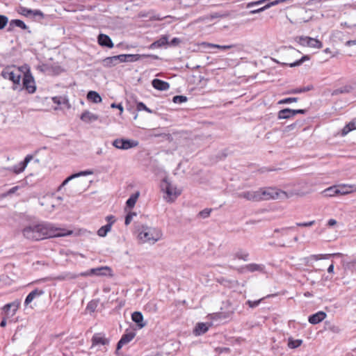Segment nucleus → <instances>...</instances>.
Masks as SVG:
<instances>
[{
  "label": "nucleus",
  "mask_w": 356,
  "mask_h": 356,
  "mask_svg": "<svg viewBox=\"0 0 356 356\" xmlns=\"http://www.w3.org/2000/svg\"><path fill=\"white\" fill-rule=\"evenodd\" d=\"M72 234V231L57 227L48 222H32L29 224L24 222V237L32 241L66 236Z\"/></svg>",
  "instance_id": "nucleus-1"
},
{
  "label": "nucleus",
  "mask_w": 356,
  "mask_h": 356,
  "mask_svg": "<svg viewBox=\"0 0 356 356\" xmlns=\"http://www.w3.org/2000/svg\"><path fill=\"white\" fill-rule=\"evenodd\" d=\"M237 197L249 201L259 202L270 199H282L286 197L287 195L283 191L268 188L257 191H243L238 193Z\"/></svg>",
  "instance_id": "nucleus-2"
},
{
  "label": "nucleus",
  "mask_w": 356,
  "mask_h": 356,
  "mask_svg": "<svg viewBox=\"0 0 356 356\" xmlns=\"http://www.w3.org/2000/svg\"><path fill=\"white\" fill-rule=\"evenodd\" d=\"M138 231V237L143 243H154L160 239L161 236V232L158 229L146 225H142L141 228Z\"/></svg>",
  "instance_id": "nucleus-3"
},
{
  "label": "nucleus",
  "mask_w": 356,
  "mask_h": 356,
  "mask_svg": "<svg viewBox=\"0 0 356 356\" xmlns=\"http://www.w3.org/2000/svg\"><path fill=\"white\" fill-rule=\"evenodd\" d=\"M161 190L166 194L164 198L167 202H173L181 193V191L171 184L166 179L163 180Z\"/></svg>",
  "instance_id": "nucleus-4"
},
{
  "label": "nucleus",
  "mask_w": 356,
  "mask_h": 356,
  "mask_svg": "<svg viewBox=\"0 0 356 356\" xmlns=\"http://www.w3.org/2000/svg\"><path fill=\"white\" fill-rule=\"evenodd\" d=\"M24 90L29 93H34L36 90V85L33 76L31 72L30 67L24 64Z\"/></svg>",
  "instance_id": "nucleus-5"
},
{
  "label": "nucleus",
  "mask_w": 356,
  "mask_h": 356,
  "mask_svg": "<svg viewBox=\"0 0 356 356\" xmlns=\"http://www.w3.org/2000/svg\"><path fill=\"white\" fill-rule=\"evenodd\" d=\"M349 193V190L346 186H332L323 191V194L325 197H334L339 195H345Z\"/></svg>",
  "instance_id": "nucleus-6"
},
{
  "label": "nucleus",
  "mask_w": 356,
  "mask_h": 356,
  "mask_svg": "<svg viewBox=\"0 0 356 356\" xmlns=\"http://www.w3.org/2000/svg\"><path fill=\"white\" fill-rule=\"evenodd\" d=\"M138 145L137 140L124 138H118L113 142V145L120 149H129L138 146Z\"/></svg>",
  "instance_id": "nucleus-7"
},
{
  "label": "nucleus",
  "mask_w": 356,
  "mask_h": 356,
  "mask_svg": "<svg viewBox=\"0 0 356 356\" xmlns=\"http://www.w3.org/2000/svg\"><path fill=\"white\" fill-rule=\"evenodd\" d=\"M298 42L305 47L316 49H321L323 47V43L320 40L309 36H300L298 38Z\"/></svg>",
  "instance_id": "nucleus-8"
},
{
  "label": "nucleus",
  "mask_w": 356,
  "mask_h": 356,
  "mask_svg": "<svg viewBox=\"0 0 356 356\" xmlns=\"http://www.w3.org/2000/svg\"><path fill=\"white\" fill-rule=\"evenodd\" d=\"M111 269L108 266H102L95 268H91L86 272H83L80 273V275L82 277H87L90 275H97V276H102L106 275L108 273H110Z\"/></svg>",
  "instance_id": "nucleus-9"
},
{
  "label": "nucleus",
  "mask_w": 356,
  "mask_h": 356,
  "mask_svg": "<svg viewBox=\"0 0 356 356\" xmlns=\"http://www.w3.org/2000/svg\"><path fill=\"white\" fill-rule=\"evenodd\" d=\"M24 17L32 21L39 22L44 19V15L40 10H31L24 7Z\"/></svg>",
  "instance_id": "nucleus-10"
},
{
  "label": "nucleus",
  "mask_w": 356,
  "mask_h": 356,
  "mask_svg": "<svg viewBox=\"0 0 356 356\" xmlns=\"http://www.w3.org/2000/svg\"><path fill=\"white\" fill-rule=\"evenodd\" d=\"M2 76L10 81H12L14 84H19L20 81L21 75L19 74H15L12 67H6L1 72Z\"/></svg>",
  "instance_id": "nucleus-11"
},
{
  "label": "nucleus",
  "mask_w": 356,
  "mask_h": 356,
  "mask_svg": "<svg viewBox=\"0 0 356 356\" xmlns=\"http://www.w3.org/2000/svg\"><path fill=\"white\" fill-rule=\"evenodd\" d=\"M21 302L19 300H16L13 302L6 304L3 306V310L6 316L12 317L19 309Z\"/></svg>",
  "instance_id": "nucleus-12"
},
{
  "label": "nucleus",
  "mask_w": 356,
  "mask_h": 356,
  "mask_svg": "<svg viewBox=\"0 0 356 356\" xmlns=\"http://www.w3.org/2000/svg\"><path fill=\"white\" fill-rule=\"evenodd\" d=\"M136 336V333L133 331L125 332L122 334L121 339L117 343L116 350H119L122 348V346L128 343H129Z\"/></svg>",
  "instance_id": "nucleus-13"
},
{
  "label": "nucleus",
  "mask_w": 356,
  "mask_h": 356,
  "mask_svg": "<svg viewBox=\"0 0 356 356\" xmlns=\"http://www.w3.org/2000/svg\"><path fill=\"white\" fill-rule=\"evenodd\" d=\"M92 346L98 345H108L109 339H106L102 333H96L92 337Z\"/></svg>",
  "instance_id": "nucleus-14"
},
{
  "label": "nucleus",
  "mask_w": 356,
  "mask_h": 356,
  "mask_svg": "<svg viewBox=\"0 0 356 356\" xmlns=\"http://www.w3.org/2000/svg\"><path fill=\"white\" fill-rule=\"evenodd\" d=\"M97 42H98V44L102 47H104L111 49V48H113L114 46L113 42H112V40L111 39V38L108 35L104 34V33H100L98 35Z\"/></svg>",
  "instance_id": "nucleus-15"
},
{
  "label": "nucleus",
  "mask_w": 356,
  "mask_h": 356,
  "mask_svg": "<svg viewBox=\"0 0 356 356\" xmlns=\"http://www.w3.org/2000/svg\"><path fill=\"white\" fill-rule=\"evenodd\" d=\"M327 314L324 312L320 311L310 315L308 318V321L312 325H316L323 321L325 318Z\"/></svg>",
  "instance_id": "nucleus-16"
},
{
  "label": "nucleus",
  "mask_w": 356,
  "mask_h": 356,
  "mask_svg": "<svg viewBox=\"0 0 356 356\" xmlns=\"http://www.w3.org/2000/svg\"><path fill=\"white\" fill-rule=\"evenodd\" d=\"M44 294V291L39 289H35L30 292L26 296L24 304L28 306L34 299L40 297Z\"/></svg>",
  "instance_id": "nucleus-17"
},
{
  "label": "nucleus",
  "mask_w": 356,
  "mask_h": 356,
  "mask_svg": "<svg viewBox=\"0 0 356 356\" xmlns=\"http://www.w3.org/2000/svg\"><path fill=\"white\" fill-rule=\"evenodd\" d=\"M209 328V325L206 323H197L193 331L195 336H201L205 334Z\"/></svg>",
  "instance_id": "nucleus-18"
},
{
  "label": "nucleus",
  "mask_w": 356,
  "mask_h": 356,
  "mask_svg": "<svg viewBox=\"0 0 356 356\" xmlns=\"http://www.w3.org/2000/svg\"><path fill=\"white\" fill-rule=\"evenodd\" d=\"M152 85L155 89L161 91L167 90L170 88V84L167 81L159 79H153Z\"/></svg>",
  "instance_id": "nucleus-19"
},
{
  "label": "nucleus",
  "mask_w": 356,
  "mask_h": 356,
  "mask_svg": "<svg viewBox=\"0 0 356 356\" xmlns=\"http://www.w3.org/2000/svg\"><path fill=\"white\" fill-rule=\"evenodd\" d=\"M131 320L137 325L138 328L141 329L146 325L144 321L143 316L140 312H134L131 314Z\"/></svg>",
  "instance_id": "nucleus-20"
},
{
  "label": "nucleus",
  "mask_w": 356,
  "mask_h": 356,
  "mask_svg": "<svg viewBox=\"0 0 356 356\" xmlns=\"http://www.w3.org/2000/svg\"><path fill=\"white\" fill-rule=\"evenodd\" d=\"M142 57H149L154 60H159V57L153 54H126L127 62H136L140 60Z\"/></svg>",
  "instance_id": "nucleus-21"
},
{
  "label": "nucleus",
  "mask_w": 356,
  "mask_h": 356,
  "mask_svg": "<svg viewBox=\"0 0 356 356\" xmlns=\"http://www.w3.org/2000/svg\"><path fill=\"white\" fill-rule=\"evenodd\" d=\"M93 174V172L92 170H83V171H80L77 173H74V174H72L70 176H69L68 177H67L62 183V184L60 186L59 188H60L62 186L66 185L70 181H71L72 179H74V178H77V177H79L81 176H86V175H92Z\"/></svg>",
  "instance_id": "nucleus-22"
},
{
  "label": "nucleus",
  "mask_w": 356,
  "mask_h": 356,
  "mask_svg": "<svg viewBox=\"0 0 356 356\" xmlns=\"http://www.w3.org/2000/svg\"><path fill=\"white\" fill-rule=\"evenodd\" d=\"M168 44V36L167 35H162L159 40L152 42L149 46V49H153L156 48L162 47Z\"/></svg>",
  "instance_id": "nucleus-23"
},
{
  "label": "nucleus",
  "mask_w": 356,
  "mask_h": 356,
  "mask_svg": "<svg viewBox=\"0 0 356 356\" xmlns=\"http://www.w3.org/2000/svg\"><path fill=\"white\" fill-rule=\"evenodd\" d=\"M81 120L85 122L90 123L98 120L99 116L88 111H85L81 115Z\"/></svg>",
  "instance_id": "nucleus-24"
},
{
  "label": "nucleus",
  "mask_w": 356,
  "mask_h": 356,
  "mask_svg": "<svg viewBox=\"0 0 356 356\" xmlns=\"http://www.w3.org/2000/svg\"><path fill=\"white\" fill-rule=\"evenodd\" d=\"M309 59H310V56L309 55H305L301 58L296 60L295 62L291 63H280L278 61H276V62L282 66L288 65L290 67H294L301 65L305 61L309 60Z\"/></svg>",
  "instance_id": "nucleus-25"
},
{
  "label": "nucleus",
  "mask_w": 356,
  "mask_h": 356,
  "mask_svg": "<svg viewBox=\"0 0 356 356\" xmlns=\"http://www.w3.org/2000/svg\"><path fill=\"white\" fill-rule=\"evenodd\" d=\"M294 116H293L292 109L289 108L282 109L277 113V119L278 120L291 119Z\"/></svg>",
  "instance_id": "nucleus-26"
},
{
  "label": "nucleus",
  "mask_w": 356,
  "mask_h": 356,
  "mask_svg": "<svg viewBox=\"0 0 356 356\" xmlns=\"http://www.w3.org/2000/svg\"><path fill=\"white\" fill-rule=\"evenodd\" d=\"M150 136L154 137H162L163 139L168 141L172 140V136L170 134L161 133L159 129H152Z\"/></svg>",
  "instance_id": "nucleus-27"
},
{
  "label": "nucleus",
  "mask_w": 356,
  "mask_h": 356,
  "mask_svg": "<svg viewBox=\"0 0 356 356\" xmlns=\"http://www.w3.org/2000/svg\"><path fill=\"white\" fill-rule=\"evenodd\" d=\"M203 47H213V48H218L222 50H227L232 49L234 47H236V44H230V45H220V44H216L209 42H202L201 44Z\"/></svg>",
  "instance_id": "nucleus-28"
},
{
  "label": "nucleus",
  "mask_w": 356,
  "mask_h": 356,
  "mask_svg": "<svg viewBox=\"0 0 356 356\" xmlns=\"http://www.w3.org/2000/svg\"><path fill=\"white\" fill-rule=\"evenodd\" d=\"M88 99L90 100L94 103H100L102 100L101 96L96 91L90 90L87 94Z\"/></svg>",
  "instance_id": "nucleus-29"
},
{
  "label": "nucleus",
  "mask_w": 356,
  "mask_h": 356,
  "mask_svg": "<svg viewBox=\"0 0 356 356\" xmlns=\"http://www.w3.org/2000/svg\"><path fill=\"white\" fill-rule=\"evenodd\" d=\"M356 129V118L350 121L348 124H347L341 131V135L346 136L350 131Z\"/></svg>",
  "instance_id": "nucleus-30"
},
{
  "label": "nucleus",
  "mask_w": 356,
  "mask_h": 356,
  "mask_svg": "<svg viewBox=\"0 0 356 356\" xmlns=\"http://www.w3.org/2000/svg\"><path fill=\"white\" fill-rule=\"evenodd\" d=\"M118 64L115 56L106 57L102 60V65L105 67H111Z\"/></svg>",
  "instance_id": "nucleus-31"
},
{
  "label": "nucleus",
  "mask_w": 356,
  "mask_h": 356,
  "mask_svg": "<svg viewBox=\"0 0 356 356\" xmlns=\"http://www.w3.org/2000/svg\"><path fill=\"white\" fill-rule=\"evenodd\" d=\"M244 268L250 272L261 271L264 269V266L261 264H249L245 265Z\"/></svg>",
  "instance_id": "nucleus-32"
},
{
  "label": "nucleus",
  "mask_w": 356,
  "mask_h": 356,
  "mask_svg": "<svg viewBox=\"0 0 356 356\" xmlns=\"http://www.w3.org/2000/svg\"><path fill=\"white\" fill-rule=\"evenodd\" d=\"M111 223H107L106 225L101 227L98 231L97 234L101 237H104L107 235L108 232H109L111 229Z\"/></svg>",
  "instance_id": "nucleus-33"
},
{
  "label": "nucleus",
  "mask_w": 356,
  "mask_h": 356,
  "mask_svg": "<svg viewBox=\"0 0 356 356\" xmlns=\"http://www.w3.org/2000/svg\"><path fill=\"white\" fill-rule=\"evenodd\" d=\"M302 343V339H293L292 337H289L288 339V346L292 349L298 348Z\"/></svg>",
  "instance_id": "nucleus-34"
},
{
  "label": "nucleus",
  "mask_w": 356,
  "mask_h": 356,
  "mask_svg": "<svg viewBox=\"0 0 356 356\" xmlns=\"http://www.w3.org/2000/svg\"><path fill=\"white\" fill-rule=\"evenodd\" d=\"M341 253H334V254H312L311 255V257L313 258L315 260H320V259H330L331 257L333 256H341Z\"/></svg>",
  "instance_id": "nucleus-35"
},
{
  "label": "nucleus",
  "mask_w": 356,
  "mask_h": 356,
  "mask_svg": "<svg viewBox=\"0 0 356 356\" xmlns=\"http://www.w3.org/2000/svg\"><path fill=\"white\" fill-rule=\"evenodd\" d=\"M313 88H314V87L312 85H309L306 87L298 88L296 89H293V90L289 91L288 93L289 94H298V93H302V92H305L309 91V90H312Z\"/></svg>",
  "instance_id": "nucleus-36"
},
{
  "label": "nucleus",
  "mask_w": 356,
  "mask_h": 356,
  "mask_svg": "<svg viewBox=\"0 0 356 356\" xmlns=\"http://www.w3.org/2000/svg\"><path fill=\"white\" fill-rule=\"evenodd\" d=\"M248 257H249L248 252L245 250H238L234 254V259H242L243 261H248Z\"/></svg>",
  "instance_id": "nucleus-37"
},
{
  "label": "nucleus",
  "mask_w": 356,
  "mask_h": 356,
  "mask_svg": "<svg viewBox=\"0 0 356 356\" xmlns=\"http://www.w3.org/2000/svg\"><path fill=\"white\" fill-rule=\"evenodd\" d=\"M138 193L131 195L129 199L126 202V206L129 209H131L134 207L136 204V202L137 201L138 197Z\"/></svg>",
  "instance_id": "nucleus-38"
},
{
  "label": "nucleus",
  "mask_w": 356,
  "mask_h": 356,
  "mask_svg": "<svg viewBox=\"0 0 356 356\" xmlns=\"http://www.w3.org/2000/svg\"><path fill=\"white\" fill-rule=\"evenodd\" d=\"M295 229L296 227L294 226L282 227L281 229H275L274 233H280L282 236H286L290 230H295Z\"/></svg>",
  "instance_id": "nucleus-39"
},
{
  "label": "nucleus",
  "mask_w": 356,
  "mask_h": 356,
  "mask_svg": "<svg viewBox=\"0 0 356 356\" xmlns=\"http://www.w3.org/2000/svg\"><path fill=\"white\" fill-rule=\"evenodd\" d=\"M52 101L54 104L57 105H60L63 104L67 103V99H66L65 97H61V96H56L52 97Z\"/></svg>",
  "instance_id": "nucleus-40"
},
{
  "label": "nucleus",
  "mask_w": 356,
  "mask_h": 356,
  "mask_svg": "<svg viewBox=\"0 0 356 356\" xmlns=\"http://www.w3.org/2000/svg\"><path fill=\"white\" fill-rule=\"evenodd\" d=\"M136 108L138 111H145L149 113H154L152 110L147 107L143 102H138L136 104Z\"/></svg>",
  "instance_id": "nucleus-41"
},
{
  "label": "nucleus",
  "mask_w": 356,
  "mask_h": 356,
  "mask_svg": "<svg viewBox=\"0 0 356 356\" xmlns=\"http://www.w3.org/2000/svg\"><path fill=\"white\" fill-rule=\"evenodd\" d=\"M187 101V97L184 95H176L172 97V102L175 104H182Z\"/></svg>",
  "instance_id": "nucleus-42"
},
{
  "label": "nucleus",
  "mask_w": 356,
  "mask_h": 356,
  "mask_svg": "<svg viewBox=\"0 0 356 356\" xmlns=\"http://www.w3.org/2000/svg\"><path fill=\"white\" fill-rule=\"evenodd\" d=\"M298 97H287L282 99L278 102V104H290L291 102H296L298 101Z\"/></svg>",
  "instance_id": "nucleus-43"
},
{
  "label": "nucleus",
  "mask_w": 356,
  "mask_h": 356,
  "mask_svg": "<svg viewBox=\"0 0 356 356\" xmlns=\"http://www.w3.org/2000/svg\"><path fill=\"white\" fill-rule=\"evenodd\" d=\"M263 299L264 298H261L258 300H254V301L248 300L246 302V305H248L250 308H254V307H257L259 306V305L263 300Z\"/></svg>",
  "instance_id": "nucleus-44"
},
{
  "label": "nucleus",
  "mask_w": 356,
  "mask_h": 356,
  "mask_svg": "<svg viewBox=\"0 0 356 356\" xmlns=\"http://www.w3.org/2000/svg\"><path fill=\"white\" fill-rule=\"evenodd\" d=\"M286 1V0H275V1H270L264 6V8L268 9L269 8H270L272 6H277L281 3L285 2Z\"/></svg>",
  "instance_id": "nucleus-45"
},
{
  "label": "nucleus",
  "mask_w": 356,
  "mask_h": 356,
  "mask_svg": "<svg viewBox=\"0 0 356 356\" xmlns=\"http://www.w3.org/2000/svg\"><path fill=\"white\" fill-rule=\"evenodd\" d=\"M10 27L17 26L22 29V20L21 19H13L10 22Z\"/></svg>",
  "instance_id": "nucleus-46"
},
{
  "label": "nucleus",
  "mask_w": 356,
  "mask_h": 356,
  "mask_svg": "<svg viewBox=\"0 0 356 356\" xmlns=\"http://www.w3.org/2000/svg\"><path fill=\"white\" fill-rule=\"evenodd\" d=\"M136 216V213L135 212H129L127 214V216H125V220H124V224L126 225H128L131 223L132 219H133V217Z\"/></svg>",
  "instance_id": "nucleus-47"
},
{
  "label": "nucleus",
  "mask_w": 356,
  "mask_h": 356,
  "mask_svg": "<svg viewBox=\"0 0 356 356\" xmlns=\"http://www.w3.org/2000/svg\"><path fill=\"white\" fill-rule=\"evenodd\" d=\"M97 307V304L96 302L90 301L86 307V309L90 312H94Z\"/></svg>",
  "instance_id": "nucleus-48"
},
{
  "label": "nucleus",
  "mask_w": 356,
  "mask_h": 356,
  "mask_svg": "<svg viewBox=\"0 0 356 356\" xmlns=\"http://www.w3.org/2000/svg\"><path fill=\"white\" fill-rule=\"evenodd\" d=\"M211 212V209H204L199 213V216L202 218H206L210 216Z\"/></svg>",
  "instance_id": "nucleus-49"
},
{
  "label": "nucleus",
  "mask_w": 356,
  "mask_h": 356,
  "mask_svg": "<svg viewBox=\"0 0 356 356\" xmlns=\"http://www.w3.org/2000/svg\"><path fill=\"white\" fill-rule=\"evenodd\" d=\"M8 17L0 15V29H3L8 23Z\"/></svg>",
  "instance_id": "nucleus-50"
},
{
  "label": "nucleus",
  "mask_w": 356,
  "mask_h": 356,
  "mask_svg": "<svg viewBox=\"0 0 356 356\" xmlns=\"http://www.w3.org/2000/svg\"><path fill=\"white\" fill-rule=\"evenodd\" d=\"M33 157L34 156L33 154H28L25 156V158L24 159V170H25L28 163L33 159Z\"/></svg>",
  "instance_id": "nucleus-51"
},
{
  "label": "nucleus",
  "mask_w": 356,
  "mask_h": 356,
  "mask_svg": "<svg viewBox=\"0 0 356 356\" xmlns=\"http://www.w3.org/2000/svg\"><path fill=\"white\" fill-rule=\"evenodd\" d=\"M181 42V40L178 38H172L170 42H168V45L171 47H176Z\"/></svg>",
  "instance_id": "nucleus-52"
},
{
  "label": "nucleus",
  "mask_w": 356,
  "mask_h": 356,
  "mask_svg": "<svg viewBox=\"0 0 356 356\" xmlns=\"http://www.w3.org/2000/svg\"><path fill=\"white\" fill-rule=\"evenodd\" d=\"M234 282H237V281H234V280H228L227 279H225V278H222L220 281V283L225 285V286H232V284Z\"/></svg>",
  "instance_id": "nucleus-53"
},
{
  "label": "nucleus",
  "mask_w": 356,
  "mask_h": 356,
  "mask_svg": "<svg viewBox=\"0 0 356 356\" xmlns=\"http://www.w3.org/2000/svg\"><path fill=\"white\" fill-rule=\"evenodd\" d=\"M315 224V220H312L306 222H297L296 226L298 227H311Z\"/></svg>",
  "instance_id": "nucleus-54"
},
{
  "label": "nucleus",
  "mask_w": 356,
  "mask_h": 356,
  "mask_svg": "<svg viewBox=\"0 0 356 356\" xmlns=\"http://www.w3.org/2000/svg\"><path fill=\"white\" fill-rule=\"evenodd\" d=\"M118 63L127 62L126 54H120L115 56Z\"/></svg>",
  "instance_id": "nucleus-55"
},
{
  "label": "nucleus",
  "mask_w": 356,
  "mask_h": 356,
  "mask_svg": "<svg viewBox=\"0 0 356 356\" xmlns=\"http://www.w3.org/2000/svg\"><path fill=\"white\" fill-rule=\"evenodd\" d=\"M266 1L267 0H259L257 1H253V2L248 3L247 5V8H251L254 6L262 4L263 3L266 2Z\"/></svg>",
  "instance_id": "nucleus-56"
},
{
  "label": "nucleus",
  "mask_w": 356,
  "mask_h": 356,
  "mask_svg": "<svg viewBox=\"0 0 356 356\" xmlns=\"http://www.w3.org/2000/svg\"><path fill=\"white\" fill-rule=\"evenodd\" d=\"M297 126H300V123L298 122V121H296V122L290 124V125H288L286 127V131H291L293 129H294Z\"/></svg>",
  "instance_id": "nucleus-57"
},
{
  "label": "nucleus",
  "mask_w": 356,
  "mask_h": 356,
  "mask_svg": "<svg viewBox=\"0 0 356 356\" xmlns=\"http://www.w3.org/2000/svg\"><path fill=\"white\" fill-rule=\"evenodd\" d=\"M51 70H52L53 73L55 74H59L61 72H63V69L61 68L60 66H58V65L52 67Z\"/></svg>",
  "instance_id": "nucleus-58"
},
{
  "label": "nucleus",
  "mask_w": 356,
  "mask_h": 356,
  "mask_svg": "<svg viewBox=\"0 0 356 356\" xmlns=\"http://www.w3.org/2000/svg\"><path fill=\"white\" fill-rule=\"evenodd\" d=\"M106 220L108 223H111V226H112L115 222V218L114 216L110 215L106 217Z\"/></svg>",
  "instance_id": "nucleus-59"
},
{
  "label": "nucleus",
  "mask_w": 356,
  "mask_h": 356,
  "mask_svg": "<svg viewBox=\"0 0 356 356\" xmlns=\"http://www.w3.org/2000/svg\"><path fill=\"white\" fill-rule=\"evenodd\" d=\"M293 116H295L296 114H305L307 113V109H292Z\"/></svg>",
  "instance_id": "nucleus-60"
},
{
  "label": "nucleus",
  "mask_w": 356,
  "mask_h": 356,
  "mask_svg": "<svg viewBox=\"0 0 356 356\" xmlns=\"http://www.w3.org/2000/svg\"><path fill=\"white\" fill-rule=\"evenodd\" d=\"M111 108H118L120 111V113H122L123 112V107L122 106L121 104H115V103H113L111 105Z\"/></svg>",
  "instance_id": "nucleus-61"
},
{
  "label": "nucleus",
  "mask_w": 356,
  "mask_h": 356,
  "mask_svg": "<svg viewBox=\"0 0 356 356\" xmlns=\"http://www.w3.org/2000/svg\"><path fill=\"white\" fill-rule=\"evenodd\" d=\"M19 187L18 186H14L12 188H10V190H8L6 193V195H10L13 193H15L19 188Z\"/></svg>",
  "instance_id": "nucleus-62"
},
{
  "label": "nucleus",
  "mask_w": 356,
  "mask_h": 356,
  "mask_svg": "<svg viewBox=\"0 0 356 356\" xmlns=\"http://www.w3.org/2000/svg\"><path fill=\"white\" fill-rule=\"evenodd\" d=\"M266 9L264 8V6L261 7V8H259L258 9H255V10H252L250 11V14H256V13H261V12H263L264 10H266Z\"/></svg>",
  "instance_id": "nucleus-63"
},
{
  "label": "nucleus",
  "mask_w": 356,
  "mask_h": 356,
  "mask_svg": "<svg viewBox=\"0 0 356 356\" xmlns=\"http://www.w3.org/2000/svg\"><path fill=\"white\" fill-rule=\"evenodd\" d=\"M337 224V220H334V219H332V218H331V219L328 220V221H327V225L328 227H333V226L336 225Z\"/></svg>",
  "instance_id": "nucleus-64"
}]
</instances>
